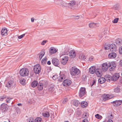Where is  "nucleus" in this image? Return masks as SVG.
Returning a JSON list of instances; mask_svg holds the SVG:
<instances>
[{"label":"nucleus","instance_id":"f257e3e1","mask_svg":"<svg viewBox=\"0 0 122 122\" xmlns=\"http://www.w3.org/2000/svg\"><path fill=\"white\" fill-rule=\"evenodd\" d=\"M62 53H61L60 57L61 58V63L63 65H65L67 63L68 60V57L65 54Z\"/></svg>","mask_w":122,"mask_h":122},{"label":"nucleus","instance_id":"f03ea898","mask_svg":"<svg viewBox=\"0 0 122 122\" xmlns=\"http://www.w3.org/2000/svg\"><path fill=\"white\" fill-rule=\"evenodd\" d=\"M29 73V71L26 68H22L20 71V75L23 76H28Z\"/></svg>","mask_w":122,"mask_h":122},{"label":"nucleus","instance_id":"7ed1b4c3","mask_svg":"<svg viewBox=\"0 0 122 122\" xmlns=\"http://www.w3.org/2000/svg\"><path fill=\"white\" fill-rule=\"evenodd\" d=\"M109 67H110L109 69L110 71H111L114 70L116 66V64L114 61L111 62H108Z\"/></svg>","mask_w":122,"mask_h":122},{"label":"nucleus","instance_id":"20e7f679","mask_svg":"<svg viewBox=\"0 0 122 122\" xmlns=\"http://www.w3.org/2000/svg\"><path fill=\"white\" fill-rule=\"evenodd\" d=\"M35 73L36 74H39L41 71V67L39 64H36L34 66L33 69Z\"/></svg>","mask_w":122,"mask_h":122},{"label":"nucleus","instance_id":"39448f33","mask_svg":"<svg viewBox=\"0 0 122 122\" xmlns=\"http://www.w3.org/2000/svg\"><path fill=\"white\" fill-rule=\"evenodd\" d=\"M80 72V70L77 68H72L71 71V74L72 76H75L76 74H78Z\"/></svg>","mask_w":122,"mask_h":122},{"label":"nucleus","instance_id":"423d86ee","mask_svg":"<svg viewBox=\"0 0 122 122\" xmlns=\"http://www.w3.org/2000/svg\"><path fill=\"white\" fill-rule=\"evenodd\" d=\"M86 93V89L84 87L80 88L79 92V96L80 97L83 96Z\"/></svg>","mask_w":122,"mask_h":122},{"label":"nucleus","instance_id":"0eeeda50","mask_svg":"<svg viewBox=\"0 0 122 122\" xmlns=\"http://www.w3.org/2000/svg\"><path fill=\"white\" fill-rule=\"evenodd\" d=\"M112 104H113V105L115 107H117L119 106L122 103V100H116L111 102Z\"/></svg>","mask_w":122,"mask_h":122},{"label":"nucleus","instance_id":"6e6552de","mask_svg":"<svg viewBox=\"0 0 122 122\" xmlns=\"http://www.w3.org/2000/svg\"><path fill=\"white\" fill-rule=\"evenodd\" d=\"M108 62L103 63L102 65V70L104 71H106L108 69L109 65Z\"/></svg>","mask_w":122,"mask_h":122},{"label":"nucleus","instance_id":"1a4fd4ad","mask_svg":"<svg viewBox=\"0 0 122 122\" xmlns=\"http://www.w3.org/2000/svg\"><path fill=\"white\" fill-rule=\"evenodd\" d=\"M113 96L112 95L107 94L104 95L103 96V99L104 101H106L113 98Z\"/></svg>","mask_w":122,"mask_h":122},{"label":"nucleus","instance_id":"9d476101","mask_svg":"<svg viewBox=\"0 0 122 122\" xmlns=\"http://www.w3.org/2000/svg\"><path fill=\"white\" fill-rule=\"evenodd\" d=\"M52 62L54 66H58L60 63L59 60L55 58H54L52 59Z\"/></svg>","mask_w":122,"mask_h":122},{"label":"nucleus","instance_id":"9b49d317","mask_svg":"<svg viewBox=\"0 0 122 122\" xmlns=\"http://www.w3.org/2000/svg\"><path fill=\"white\" fill-rule=\"evenodd\" d=\"M109 49L111 51H115L117 50L116 45L114 44H112L109 47Z\"/></svg>","mask_w":122,"mask_h":122},{"label":"nucleus","instance_id":"f8f14e48","mask_svg":"<svg viewBox=\"0 0 122 122\" xmlns=\"http://www.w3.org/2000/svg\"><path fill=\"white\" fill-rule=\"evenodd\" d=\"M95 73L98 77H101L102 75V73L101 69L98 68H97L96 69Z\"/></svg>","mask_w":122,"mask_h":122},{"label":"nucleus","instance_id":"ddd939ff","mask_svg":"<svg viewBox=\"0 0 122 122\" xmlns=\"http://www.w3.org/2000/svg\"><path fill=\"white\" fill-rule=\"evenodd\" d=\"M71 83V81L69 79H66L63 81V85L65 86H67L70 85Z\"/></svg>","mask_w":122,"mask_h":122},{"label":"nucleus","instance_id":"4468645a","mask_svg":"<svg viewBox=\"0 0 122 122\" xmlns=\"http://www.w3.org/2000/svg\"><path fill=\"white\" fill-rule=\"evenodd\" d=\"M1 109L4 111H6L8 109V107L7 104L3 103L1 106Z\"/></svg>","mask_w":122,"mask_h":122},{"label":"nucleus","instance_id":"2eb2a0df","mask_svg":"<svg viewBox=\"0 0 122 122\" xmlns=\"http://www.w3.org/2000/svg\"><path fill=\"white\" fill-rule=\"evenodd\" d=\"M120 77V75L118 73H117L114 74L112 76L113 81H116Z\"/></svg>","mask_w":122,"mask_h":122},{"label":"nucleus","instance_id":"dca6fc26","mask_svg":"<svg viewBox=\"0 0 122 122\" xmlns=\"http://www.w3.org/2000/svg\"><path fill=\"white\" fill-rule=\"evenodd\" d=\"M69 55L71 58H73L76 57V53L74 51L71 50L69 52Z\"/></svg>","mask_w":122,"mask_h":122},{"label":"nucleus","instance_id":"f3484780","mask_svg":"<svg viewBox=\"0 0 122 122\" xmlns=\"http://www.w3.org/2000/svg\"><path fill=\"white\" fill-rule=\"evenodd\" d=\"M1 34L2 36H6L7 35V31L5 28H3L1 31Z\"/></svg>","mask_w":122,"mask_h":122},{"label":"nucleus","instance_id":"a211bd4d","mask_svg":"<svg viewBox=\"0 0 122 122\" xmlns=\"http://www.w3.org/2000/svg\"><path fill=\"white\" fill-rule=\"evenodd\" d=\"M117 56L116 54L113 52L110 53L108 55V58H109L113 59L115 58Z\"/></svg>","mask_w":122,"mask_h":122},{"label":"nucleus","instance_id":"6ab92c4d","mask_svg":"<svg viewBox=\"0 0 122 122\" xmlns=\"http://www.w3.org/2000/svg\"><path fill=\"white\" fill-rule=\"evenodd\" d=\"M96 68L94 66L91 67L89 69V72L91 74H93L95 72Z\"/></svg>","mask_w":122,"mask_h":122},{"label":"nucleus","instance_id":"aec40b11","mask_svg":"<svg viewBox=\"0 0 122 122\" xmlns=\"http://www.w3.org/2000/svg\"><path fill=\"white\" fill-rule=\"evenodd\" d=\"M14 83V81L13 80H10L9 81L6 85V86L8 87H11L12 86Z\"/></svg>","mask_w":122,"mask_h":122},{"label":"nucleus","instance_id":"412c9836","mask_svg":"<svg viewBox=\"0 0 122 122\" xmlns=\"http://www.w3.org/2000/svg\"><path fill=\"white\" fill-rule=\"evenodd\" d=\"M106 79L103 77L100 78L98 80L99 82L101 84H102L105 82Z\"/></svg>","mask_w":122,"mask_h":122},{"label":"nucleus","instance_id":"4be33fe9","mask_svg":"<svg viewBox=\"0 0 122 122\" xmlns=\"http://www.w3.org/2000/svg\"><path fill=\"white\" fill-rule=\"evenodd\" d=\"M37 87L38 90L39 91L42 90L43 88V84L41 83L40 82L38 85Z\"/></svg>","mask_w":122,"mask_h":122},{"label":"nucleus","instance_id":"5701e85b","mask_svg":"<svg viewBox=\"0 0 122 122\" xmlns=\"http://www.w3.org/2000/svg\"><path fill=\"white\" fill-rule=\"evenodd\" d=\"M51 54H54L56 52V49L53 47H51L50 48L49 51Z\"/></svg>","mask_w":122,"mask_h":122},{"label":"nucleus","instance_id":"b1692460","mask_svg":"<svg viewBox=\"0 0 122 122\" xmlns=\"http://www.w3.org/2000/svg\"><path fill=\"white\" fill-rule=\"evenodd\" d=\"M106 80L108 82H110L111 81H113L112 76L109 75H107L106 76Z\"/></svg>","mask_w":122,"mask_h":122},{"label":"nucleus","instance_id":"393cba45","mask_svg":"<svg viewBox=\"0 0 122 122\" xmlns=\"http://www.w3.org/2000/svg\"><path fill=\"white\" fill-rule=\"evenodd\" d=\"M122 42V41L119 38H117L116 40V43L117 45L118 46H121Z\"/></svg>","mask_w":122,"mask_h":122},{"label":"nucleus","instance_id":"a878e982","mask_svg":"<svg viewBox=\"0 0 122 122\" xmlns=\"http://www.w3.org/2000/svg\"><path fill=\"white\" fill-rule=\"evenodd\" d=\"M79 58L81 60H85L86 59V57L84 54L82 53H80L79 56Z\"/></svg>","mask_w":122,"mask_h":122},{"label":"nucleus","instance_id":"bb28decb","mask_svg":"<svg viewBox=\"0 0 122 122\" xmlns=\"http://www.w3.org/2000/svg\"><path fill=\"white\" fill-rule=\"evenodd\" d=\"M76 3L75 1L72 0L69 3L67 4V5H68L70 6H73Z\"/></svg>","mask_w":122,"mask_h":122},{"label":"nucleus","instance_id":"cd10ccee","mask_svg":"<svg viewBox=\"0 0 122 122\" xmlns=\"http://www.w3.org/2000/svg\"><path fill=\"white\" fill-rule=\"evenodd\" d=\"M38 84V82L36 81H34L31 83V86L33 87H36Z\"/></svg>","mask_w":122,"mask_h":122},{"label":"nucleus","instance_id":"c85d7f7f","mask_svg":"<svg viewBox=\"0 0 122 122\" xmlns=\"http://www.w3.org/2000/svg\"><path fill=\"white\" fill-rule=\"evenodd\" d=\"M69 49L68 47L67 46H66L64 48L63 51L65 54L66 55V54H67V53L69 52Z\"/></svg>","mask_w":122,"mask_h":122},{"label":"nucleus","instance_id":"c756f323","mask_svg":"<svg viewBox=\"0 0 122 122\" xmlns=\"http://www.w3.org/2000/svg\"><path fill=\"white\" fill-rule=\"evenodd\" d=\"M59 77H60V79L59 80L60 81L62 82L64 80V79H65V76L64 75L62 74V75H61Z\"/></svg>","mask_w":122,"mask_h":122},{"label":"nucleus","instance_id":"7c9ffc66","mask_svg":"<svg viewBox=\"0 0 122 122\" xmlns=\"http://www.w3.org/2000/svg\"><path fill=\"white\" fill-rule=\"evenodd\" d=\"M42 115L45 117H48L50 116L49 112H44L42 113Z\"/></svg>","mask_w":122,"mask_h":122},{"label":"nucleus","instance_id":"2f4dec72","mask_svg":"<svg viewBox=\"0 0 122 122\" xmlns=\"http://www.w3.org/2000/svg\"><path fill=\"white\" fill-rule=\"evenodd\" d=\"M81 105L82 107L84 108L87 106V103L86 102H82L81 103Z\"/></svg>","mask_w":122,"mask_h":122},{"label":"nucleus","instance_id":"473e14b6","mask_svg":"<svg viewBox=\"0 0 122 122\" xmlns=\"http://www.w3.org/2000/svg\"><path fill=\"white\" fill-rule=\"evenodd\" d=\"M73 104L75 106L77 107L80 104V103L78 101L75 100L73 101Z\"/></svg>","mask_w":122,"mask_h":122},{"label":"nucleus","instance_id":"72a5a7b5","mask_svg":"<svg viewBox=\"0 0 122 122\" xmlns=\"http://www.w3.org/2000/svg\"><path fill=\"white\" fill-rule=\"evenodd\" d=\"M89 25L90 28H93L95 26L96 24L93 23H90Z\"/></svg>","mask_w":122,"mask_h":122},{"label":"nucleus","instance_id":"f704fd0d","mask_svg":"<svg viewBox=\"0 0 122 122\" xmlns=\"http://www.w3.org/2000/svg\"><path fill=\"white\" fill-rule=\"evenodd\" d=\"M13 99L12 98H7L6 100V102L7 103H12V100Z\"/></svg>","mask_w":122,"mask_h":122},{"label":"nucleus","instance_id":"c9c22d12","mask_svg":"<svg viewBox=\"0 0 122 122\" xmlns=\"http://www.w3.org/2000/svg\"><path fill=\"white\" fill-rule=\"evenodd\" d=\"M47 61V59L46 57H45L44 58H43L41 61L42 64L44 65L46 63Z\"/></svg>","mask_w":122,"mask_h":122},{"label":"nucleus","instance_id":"e433bc0d","mask_svg":"<svg viewBox=\"0 0 122 122\" xmlns=\"http://www.w3.org/2000/svg\"><path fill=\"white\" fill-rule=\"evenodd\" d=\"M45 52L44 51H41L40 53L39 58L40 59H41L42 57L45 54Z\"/></svg>","mask_w":122,"mask_h":122},{"label":"nucleus","instance_id":"4c0bfd02","mask_svg":"<svg viewBox=\"0 0 122 122\" xmlns=\"http://www.w3.org/2000/svg\"><path fill=\"white\" fill-rule=\"evenodd\" d=\"M42 121V119L41 117H37L35 119V122H41Z\"/></svg>","mask_w":122,"mask_h":122},{"label":"nucleus","instance_id":"58836bf2","mask_svg":"<svg viewBox=\"0 0 122 122\" xmlns=\"http://www.w3.org/2000/svg\"><path fill=\"white\" fill-rule=\"evenodd\" d=\"M120 89L118 87H117L115 88L114 89V92L115 93H118L120 92Z\"/></svg>","mask_w":122,"mask_h":122},{"label":"nucleus","instance_id":"ea45409f","mask_svg":"<svg viewBox=\"0 0 122 122\" xmlns=\"http://www.w3.org/2000/svg\"><path fill=\"white\" fill-rule=\"evenodd\" d=\"M25 80L24 79H22L20 81V83L22 85H24L25 84Z\"/></svg>","mask_w":122,"mask_h":122},{"label":"nucleus","instance_id":"a19ab883","mask_svg":"<svg viewBox=\"0 0 122 122\" xmlns=\"http://www.w3.org/2000/svg\"><path fill=\"white\" fill-rule=\"evenodd\" d=\"M54 85L50 87L49 88V91L51 92H52L54 90Z\"/></svg>","mask_w":122,"mask_h":122},{"label":"nucleus","instance_id":"79ce46f5","mask_svg":"<svg viewBox=\"0 0 122 122\" xmlns=\"http://www.w3.org/2000/svg\"><path fill=\"white\" fill-rule=\"evenodd\" d=\"M27 121L28 122H34V119L33 117H30L28 119Z\"/></svg>","mask_w":122,"mask_h":122},{"label":"nucleus","instance_id":"37998d69","mask_svg":"<svg viewBox=\"0 0 122 122\" xmlns=\"http://www.w3.org/2000/svg\"><path fill=\"white\" fill-rule=\"evenodd\" d=\"M96 118L99 119H101L102 118V116L98 114H97L95 116Z\"/></svg>","mask_w":122,"mask_h":122},{"label":"nucleus","instance_id":"c03bdc74","mask_svg":"<svg viewBox=\"0 0 122 122\" xmlns=\"http://www.w3.org/2000/svg\"><path fill=\"white\" fill-rule=\"evenodd\" d=\"M82 80L84 81H85L86 79V76L85 75H84L82 76Z\"/></svg>","mask_w":122,"mask_h":122},{"label":"nucleus","instance_id":"a18cd8bd","mask_svg":"<svg viewBox=\"0 0 122 122\" xmlns=\"http://www.w3.org/2000/svg\"><path fill=\"white\" fill-rule=\"evenodd\" d=\"M119 20V18H115L114 20L112 21V22L114 23H117Z\"/></svg>","mask_w":122,"mask_h":122},{"label":"nucleus","instance_id":"49530a36","mask_svg":"<svg viewBox=\"0 0 122 122\" xmlns=\"http://www.w3.org/2000/svg\"><path fill=\"white\" fill-rule=\"evenodd\" d=\"M58 78V76L56 75H55L53 76L52 78L54 80H55Z\"/></svg>","mask_w":122,"mask_h":122},{"label":"nucleus","instance_id":"de8ad7c7","mask_svg":"<svg viewBox=\"0 0 122 122\" xmlns=\"http://www.w3.org/2000/svg\"><path fill=\"white\" fill-rule=\"evenodd\" d=\"M119 51L120 54H122V46H121L119 48Z\"/></svg>","mask_w":122,"mask_h":122},{"label":"nucleus","instance_id":"09e8293b","mask_svg":"<svg viewBox=\"0 0 122 122\" xmlns=\"http://www.w3.org/2000/svg\"><path fill=\"white\" fill-rule=\"evenodd\" d=\"M68 101V99L66 98L64 99L62 101V103L63 104H65Z\"/></svg>","mask_w":122,"mask_h":122},{"label":"nucleus","instance_id":"8fccbe9b","mask_svg":"<svg viewBox=\"0 0 122 122\" xmlns=\"http://www.w3.org/2000/svg\"><path fill=\"white\" fill-rule=\"evenodd\" d=\"M25 34H23L22 35H21L20 36H18V38L19 39H21L22 38L25 36Z\"/></svg>","mask_w":122,"mask_h":122},{"label":"nucleus","instance_id":"3c124183","mask_svg":"<svg viewBox=\"0 0 122 122\" xmlns=\"http://www.w3.org/2000/svg\"><path fill=\"white\" fill-rule=\"evenodd\" d=\"M74 18L75 19H78L79 18V16L78 15L74 16Z\"/></svg>","mask_w":122,"mask_h":122},{"label":"nucleus","instance_id":"603ef678","mask_svg":"<svg viewBox=\"0 0 122 122\" xmlns=\"http://www.w3.org/2000/svg\"><path fill=\"white\" fill-rule=\"evenodd\" d=\"M47 41H43L41 43V45H44L46 43Z\"/></svg>","mask_w":122,"mask_h":122},{"label":"nucleus","instance_id":"864d4df0","mask_svg":"<svg viewBox=\"0 0 122 122\" xmlns=\"http://www.w3.org/2000/svg\"><path fill=\"white\" fill-rule=\"evenodd\" d=\"M93 58V56H91L89 58V60L90 61H92Z\"/></svg>","mask_w":122,"mask_h":122},{"label":"nucleus","instance_id":"5fc2aeb1","mask_svg":"<svg viewBox=\"0 0 122 122\" xmlns=\"http://www.w3.org/2000/svg\"><path fill=\"white\" fill-rule=\"evenodd\" d=\"M88 116V114H87V113H86L85 114H84L83 115V117H84L85 118V117H87V116Z\"/></svg>","mask_w":122,"mask_h":122},{"label":"nucleus","instance_id":"6e6d98bb","mask_svg":"<svg viewBox=\"0 0 122 122\" xmlns=\"http://www.w3.org/2000/svg\"><path fill=\"white\" fill-rule=\"evenodd\" d=\"M119 7V5L118 4H116L114 6V8H118Z\"/></svg>","mask_w":122,"mask_h":122},{"label":"nucleus","instance_id":"4d7b16f0","mask_svg":"<svg viewBox=\"0 0 122 122\" xmlns=\"http://www.w3.org/2000/svg\"><path fill=\"white\" fill-rule=\"evenodd\" d=\"M109 46H104V48L105 50H108V49H109Z\"/></svg>","mask_w":122,"mask_h":122},{"label":"nucleus","instance_id":"13d9d810","mask_svg":"<svg viewBox=\"0 0 122 122\" xmlns=\"http://www.w3.org/2000/svg\"><path fill=\"white\" fill-rule=\"evenodd\" d=\"M82 122H88L86 118L84 119Z\"/></svg>","mask_w":122,"mask_h":122},{"label":"nucleus","instance_id":"bf43d9fd","mask_svg":"<svg viewBox=\"0 0 122 122\" xmlns=\"http://www.w3.org/2000/svg\"><path fill=\"white\" fill-rule=\"evenodd\" d=\"M120 65L121 66H122V60H120Z\"/></svg>","mask_w":122,"mask_h":122},{"label":"nucleus","instance_id":"052dcab7","mask_svg":"<svg viewBox=\"0 0 122 122\" xmlns=\"http://www.w3.org/2000/svg\"><path fill=\"white\" fill-rule=\"evenodd\" d=\"M47 64L48 65H50L51 64V63L50 61H48L47 62Z\"/></svg>","mask_w":122,"mask_h":122},{"label":"nucleus","instance_id":"680f3d73","mask_svg":"<svg viewBox=\"0 0 122 122\" xmlns=\"http://www.w3.org/2000/svg\"><path fill=\"white\" fill-rule=\"evenodd\" d=\"M31 21L32 22H34V19L33 18H31Z\"/></svg>","mask_w":122,"mask_h":122},{"label":"nucleus","instance_id":"e2e57ef3","mask_svg":"<svg viewBox=\"0 0 122 122\" xmlns=\"http://www.w3.org/2000/svg\"><path fill=\"white\" fill-rule=\"evenodd\" d=\"M17 105L19 106H22V104L21 103H18Z\"/></svg>","mask_w":122,"mask_h":122},{"label":"nucleus","instance_id":"0e129e2a","mask_svg":"<svg viewBox=\"0 0 122 122\" xmlns=\"http://www.w3.org/2000/svg\"><path fill=\"white\" fill-rule=\"evenodd\" d=\"M107 122H113V121L111 120H109Z\"/></svg>","mask_w":122,"mask_h":122},{"label":"nucleus","instance_id":"69168bd1","mask_svg":"<svg viewBox=\"0 0 122 122\" xmlns=\"http://www.w3.org/2000/svg\"><path fill=\"white\" fill-rule=\"evenodd\" d=\"M95 81L94 80L93 81V84H92V85H93L95 83Z\"/></svg>","mask_w":122,"mask_h":122},{"label":"nucleus","instance_id":"338daca9","mask_svg":"<svg viewBox=\"0 0 122 122\" xmlns=\"http://www.w3.org/2000/svg\"><path fill=\"white\" fill-rule=\"evenodd\" d=\"M110 116L111 117L112 116V114L110 115Z\"/></svg>","mask_w":122,"mask_h":122},{"label":"nucleus","instance_id":"774afa93","mask_svg":"<svg viewBox=\"0 0 122 122\" xmlns=\"http://www.w3.org/2000/svg\"><path fill=\"white\" fill-rule=\"evenodd\" d=\"M68 122V121H66V122Z\"/></svg>","mask_w":122,"mask_h":122}]
</instances>
